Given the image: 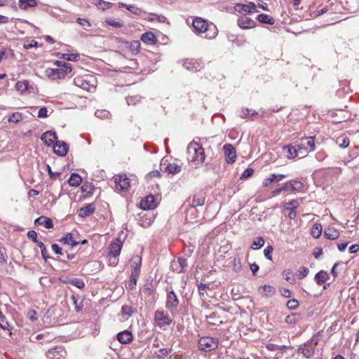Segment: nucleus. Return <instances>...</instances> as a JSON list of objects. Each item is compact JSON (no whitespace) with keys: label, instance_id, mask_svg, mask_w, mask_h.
I'll return each instance as SVG.
<instances>
[{"label":"nucleus","instance_id":"f257e3e1","mask_svg":"<svg viewBox=\"0 0 359 359\" xmlns=\"http://www.w3.org/2000/svg\"><path fill=\"white\" fill-rule=\"evenodd\" d=\"M187 159L198 166L201 165L205 161V151L203 147L195 142H190L187 148Z\"/></svg>","mask_w":359,"mask_h":359},{"label":"nucleus","instance_id":"f03ea898","mask_svg":"<svg viewBox=\"0 0 359 359\" xmlns=\"http://www.w3.org/2000/svg\"><path fill=\"white\" fill-rule=\"evenodd\" d=\"M192 27L194 29V32L197 34H203L211 32L212 34H205V38L206 39L215 38L217 34V29L214 25H210L207 21L201 18H196L193 20Z\"/></svg>","mask_w":359,"mask_h":359},{"label":"nucleus","instance_id":"7ed1b4c3","mask_svg":"<svg viewBox=\"0 0 359 359\" xmlns=\"http://www.w3.org/2000/svg\"><path fill=\"white\" fill-rule=\"evenodd\" d=\"M218 339L211 337H203L198 340V348L204 352L216 349L218 347Z\"/></svg>","mask_w":359,"mask_h":359},{"label":"nucleus","instance_id":"20e7f679","mask_svg":"<svg viewBox=\"0 0 359 359\" xmlns=\"http://www.w3.org/2000/svg\"><path fill=\"white\" fill-rule=\"evenodd\" d=\"M72 69H45V75L52 81L63 79Z\"/></svg>","mask_w":359,"mask_h":359},{"label":"nucleus","instance_id":"39448f33","mask_svg":"<svg viewBox=\"0 0 359 359\" xmlns=\"http://www.w3.org/2000/svg\"><path fill=\"white\" fill-rule=\"evenodd\" d=\"M154 320L156 325L163 330H166L167 327L172 324V320L168 313L163 311L157 310L154 313Z\"/></svg>","mask_w":359,"mask_h":359},{"label":"nucleus","instance_id":"423d86ee","mask_svg":"<svg viewBox=\"0 0 359 359\" xmlns=\"http://www.w3.org/2000/svg\"><path fill=\"white\" fill-rule=\"evenodd\" d=\"M16 90L21 95H27L36 93V87L33 84H30L27 80L20 81L15 84Z\"/></svg>","mask_w":359,"mask_h":359},{"label":"nucleus","instance_id":"0eeeda50","mask_svg":"<svg viewBox=\"0 0 359 359\" xmlns=\"http://www.w3.org/2000/svg\"><path fill=\"white\" fill-rule=\"evenodd\" d=\"M157 199L151 194L144 197L140 203V208L144 210H153L157 207Z\"/></svg>","mask_w":359,"mask_h":359},{"label":"nucleus","instance_id":"6e6552de","mask_svg":"<svg viewBox=\"0 0 359 359\" xmlns=\"http://www.w3.org/2000/svg\"><path fill=\"white\" fill-rule=\"evenodd\" d=\"M180 300L173 290L168 291L166 294L165 308L169 310L177 308Z\"/></svg>","mask_w":359,"mask_h":359},{"label":"nucleus","instance_id":"1a4fd4ad","mask_svg":"<svg viewBox=\"0 0 359 359\" xmlns=\"http://www.w3.org/2000/svg\"><path fill=\"white\" fill-rule=\"evenodd\" d=\"M66 351L62 346H55L46 352L48 359H65Z\"/></svg>","mask_w":359,"mask_h":359},{"label":"nucleus","instance_id":"9d476101","mask_svg":"<svg viewBox=\"0 0 359 359\" xmlns=\"http://www.w3.org/2000/svg\"><path fill=\"white\" fill-rule=\"evenodd\" d=\"M226 161L228 163H233L236 159V151L235 147L230 144H226L223 147Z\"/></svg>","mask_w":359,"mask_h":359},{"label":"nucleus","instance_id":"9b49d317","mask_svg":"<svg viewBox=\"0 0 359 359\" xmlns=\"http://www.w3.org/2000/svg\"><path fill=\"white\" fill-rule=\"evenodd\" d=\"M53 146V151L55 154L60 156H65L67 155L69 150V146L65 142L57 140Z\"/></svg>","mask_w":359,"mask_h":359},{"label":"nucleus","instance_id":"f8f14e48","mask_svg":"<svg viewBox=\"0 0 359 359\" xmlns=\"http://www.w3.org/2000/svg\"><path fill=\"white\" fill-rule=\"evenodd\" d=\"M122 247L123 243L120 239L116 238L109 245V256L113 257L119 256Z\"/></svg>","mask_w":359,"mask_h":359},{"label":"nucleus","instance_id":"ddd939ff","mask_svg":"<svg viewBox=\"0 0 359 359\" xmlns=\"http://www.w3.org/2000/svg\"><path fill=\"white\" fill-rule=\"evenodd\" d=\"M238 25L243 29H252L257 25L256 22L247 16H241L238 19Z\"/></svg>","mask_w":359,"mask_h":359},{"label":"nucleus","instance_id":"4468645a","mask_svg":"<svg viewBox=\"0 0 359 359\" xmlns=\"http://www.w3.org/2000/svg\"><path fill=\"white\" fill-rule=\"evenodd\" d=\"M41 139L46 145L50 147L56 142L57 137L54 131L48 130L41 135Z\"/></svg>","mask_w":359,"mask_h":359},{"label":"nucleus","instance_id":"2eb2a0df","mask_svg":"<svg viewBox=\"0 0 359 359\" xmlns=\"http://www.w3.org/2000/svg\"><path fill=\"white\" fill-rule=\"evenodd\" d=\"M187 266V259L182 257H178L177 262H172L170 267L173 271L177 273H182L184 269Z\"/></svg>","mask_w":359,"mask_h":359},{"label":"nucleus","instance_id":"dca6fc26","mask_svg":"<svg viewBox=\"0 0 359 359\" xmlns=\"http://www.w3.org/2000/svg\"><path fill=\"white\" fill-rule=\"evenodd\" d=\"M116 188L120 191L126 190L130 187V180L126 176L119 175L115 177Z\"/></svg>","mask_w":359,"mask_h":359},{"label":"nucleus","instance_id":"f3484780","mask_svg":"<svg viewBox=\"0 0 359 359\" xmlns=\"http://www.w3.org/2000/svg\"><path fill=\"white\" fill-rule=\"evenodd\" d=\"M285 149L287 150V157L288 158H294L298 156L299 152L301 151V146L299 143H297L294 146L288 145L285 147Z\"/></svg>","mask_w":359,"mask_h":359},{"label":"nucleus","instance_id":"a211bd4d","mask_svg":"<svg viewBox=\"0 0 359 359\" xmlns=\"http://www.w3.org/2000/svg\"><path fill=\"white\" fill-rule=\"evenodd\" d=\"M60 241L63 244L71 245L72 247L76 246L79 244H83L86 243V240H83L81 241H76L74 238L72 233H67L64 237L60 239Z\"/></svg>","mask_w":359,"mask_h":359},{"label":"nucleus","instance_id":"6ab92c4d","mask_svg":"<svg viewBox=\"0 0 359 359\" xmlns=\"http://www.w3.org/2000/svg\"><path fill=\"white\" fill-rule=\"evenodd\" d=\"M299 145L301 146V149H306L309 147L310 151H313L315 150V138L314 137H306L302 138L300 140Z\"/></svg>","mask_w":359,"mask_h":359},{"label":"nucleus","instance_id":"aec40b11","mask_svg":"<svg viewBox=\"0 0 359 359\" xmlns=\"http://www.w3.org/2000/svg\"><path fill=\"white\" fill-rule=\"evenodd\" d=\"M236 10L244 14L252 13L256 11V5L253 2H250L248 5L238 4L236 5Z\"/></svg>","mask_w":359,"mask_h":359},{"label":"nucleus","instance_id":"412c9836","mask_svg":"<svg viewBox=\"0 0 359 359\" xmlns=\"http://www.w3.org/2000/svg\"><path fill=\"white\" fill-rule=\"evenodd\" d=\"M180 65H182L184 67H195L196 66H201L203 65V63L201 59L187 58L182 60L180 62Z\"/></svg>","mask_w":359,"mask_h":359},{"label":"nucleus","instance_id":"4be33fe9","mask_svg":"<svg viewBox=\"0 0 359 359\" xmlns=\"http://www.w3.org/2000/svg\"><path fill=\"white\" fill-rule=\"evenodd\" d=\"M95 210L94 203H88L86 206L81 208L79 211V216L81 217H86L92 215Z\"/></svg>","mask_w":359,"mask_h":359},{"label":"nucleus","instance_id":"5701e85b","mask_svg":"<svg viewBox=\"0 0 359 359\" xmlns=\"http://www.w3.org/2000/svg\"><path fill=\"white\" fill-rule=\"evenodd\" d=\"M140 39L144 43L149 45H154L157 42L156 36L151 32H147L142 34Z\"/></svg>","mask_w":359,"mask_h":359},{"label":"nucleus","instance_id":"b1692460","mask_svg":"<svg viewBox=\"0 0 359 359\" xmlns=\"http://www.w3.org/2000/svg\"><path fill=\"white\" fill-rule=\"evenodd\" d=\"M117 339L121 344H128L133 339V334L130 331L125 330L117 334Z\"/></svg>","mask_w":359,"mask_h":359},{"label":"nucleus","instance_id":"393cba45","mask_svg":"<svg viewBox=\"0 0 359 359\" xmlns=\"http://www.w3.org/2000/svg\"><path fill=\"white\" fill-rule=\"evenodd\" d=\"M34 224L36 225H43L46 229H51L53 227V221L45 216H41L35 219Z\"/></svg>","mask_w":359,"mask_h":359},{"label":"nucleus","instance_id":"a878e982","mask_svg":"<svg viewBox=\"0 0 359 359\" xmlns=\"http://www.w3.org/2000/svg\"><path fill=\"white\" fill-rule=\"evenodd\" d=\"M339 232L333 227H328L324 230V236L329 240H335L339 237Z\"/></svg>","mask_w":359,"mask_h":359},{"label":"nucleus","instance_id":"bb28decb","mask_svg":"<svg viewBox=\"0 0 359 359\" xmlns=\"http://www.w3.org/2000/svg\"><path fill=\"white\" fill-rule=\"evenodd\" d=\"M330 276L327 271L324 270H320L319 272H318L315 276V280L316 281V283L318 285H321L324 283H325L328 279Z\"/></svg>","mask_w":359,"mask_h":359},{"label":"nucleus","instance_id":"cd10ccee","mask_svg":"<svg viewBox=\"0 0 359 359\" xmlns=\"http://www.w3.org/2000/svg\"><path fill=\"white\" fill-rule=\"evenodd\" d=\"M259 291L261 292L266 297H271L276 294V289L273 286L269 285H264L259 287Z\"/></svg>","mask_w":359,"mask_h":359},{"label":"nucleus","instance_id":"c85d7f7f","mask_svg":"<svg viewBox=\"0 0 359 359\" xmlns=\"http://www.w3.org/2000/svg\"><path fill=\"white\" fill-rule=\"evenodd\" d=\"M257 19L259 22L270 25H273L275 23V20L270 15L262 13L257 15Z\"/></svg>","mask_w":359,"mask_h":359},{"label":"nucleus","instance_id":"c756f323","mask_svg":"<svg viewBox=\"0 0 359 359\" xmlns=\"http://www.w3.org/2000/svg\"><path fill=\"white\" fill-rule=\"evenodd\" d=\"M18 6L22 10H27L28 8L37 6L36 0H19Z\"/></svg>","mask_w":359,"mask_h":359},{"label":"nucleus","instance_id":"7c9ffc66","mask_svg":"<svg viewBox=\"0 0 359 359\" xmlns=\"http://www.w3.org/2000/svg\"><path fill=\"white\" fill-rule=\"evenodd\" d=\"M302 319V316L299 313H293L286 316L285 321L288 324H296Z\"/></svg>","mask_w":359,"mask_h":359},{"label":"nucleus","instance_id":"2f4dec72","mask_svg":"<svg viewBox=\"0 0 359 359\" xmlns=\"http://www.w3.org/2000/svg\"><path fill=\"white\" fill-rule=\"evenodd\" d=\"M336 143L340 148L345 149L349 145V138L345 135H341L336 139Z\"/></svg>","mask_w":359,"mask_h":359},{"label":"nucleus","instance_id":"473e14b6","mask_svg":"<svg viewBox=\"0 0 359 359\" xmlns=\"http://www.w3.org/2000/svg\"><path fill=\"white\" fill-rule=\"evenodd\" d=\"M81 177L77 173H72L68 180V183L72 187H78L81 183Z\"/></svg>","mask_w":359,"mask_h":359},{"label":"nucleus","instance_id":"72a5a7b5","mask_svg":"<svg viewBox=\"0 0 359 359\" xmlns=\"http://www.w3.org/2000/svg\"><path fill=\"white\" fill-rule=\"evenodd\" d=\"M172 348H161L157 352L154 353V358L156 359H164L172 352Z\"/></svg>","mask_w":359,"mask_h":359},{"label":"nucleus","instance_id":"f704fd0d","mask_svg":"<svg viewBox=\"0 0 359 359\" xmlns=\"http://www.w3.org/2000/svg\"><path fill=\"white\" fill-rule=\"evenodd\" d=\"M118 5H119V7H126L127 10H128L129 11H130L131 13L137 15H140L142 13V11L137 8V6H134V5H131V4H123V3H118Z\"/></svg>","mask_w":359,"mask_h":359},{"label":"nucleus","instance_id":"c9c22d12","mask_svg":"<svg viewBox=\"0 0 359 359\" xmlns=\"http://www.w3.org/2000/svg\"><path fill=\"white\" fill-rule=\"evenodd\" d=\"M65 283L72 285L79 289H83L85 287V283L82 279L80 278H72L69 279Z\"/></svg>","mask_w":359,"mask_h":359},{"label":"nucleus","instance_id":"e433bc0d","mask_svg":"<svg viewBox=\"0 0 359 359\" xmlns=\"http://www.w3.org/2000/svg\"><path fill=\"white\" fill-rule=\"evenodd\" d=\"M257 112L255 110L250 109L248 108H243L241 111L240 116L242 118H247L252 117L255 115H257Z\"/></svg>","mask_w":359,"mask_h":359},{"label":"nucleus","instance_id":"4c0bfd02","mask_svg":"<svg viewBox=\"0 0 359 359\" xmlns=\"http://www.w3.org/2000/svg\"><path fill=\"white\" fill-rule=\"evenodd\" d=\"M322 233V226L320 224H315L311 228V234L315 238H318Z\"/></svg>","mask_w":359,"mask_h":359},{"label":"nucleus","instance_id":"58836bf2","mask_svg":"<svg viewBox=\"0 0 359 359\" xmlns=\"http://www.w3.org/2000/svg\"><path fill=\"white\" fill-rule=\"evenodd\" d=\"M264 243L265 241L263 237H257L253 241L251 248L255 250L260 249L264 246Z\"/></svg>","mask_w":359,"mask_h":359},{"label":"nucleus","instance_id":"ea45409f","mask_svg":"<svg viewBox=\"0 0 359 359\" xmlns=\"http://www.w3.org/2000/svg\"><path fill=\"white\" fill-rule=\"evenodd\" d=\"M165 169L169 173L177 174L180 172L181 167L176 163H169Z\"/></svg>","mask_w":359,"mask_h":359},{"label":"nucleus","instance_id":"a19ab883","mask_svg":"<svg viewBox=\"0 0 359 359\" xmlns=\"http://www.w3.org/2000/svg\"><path fill=\"white\" fill-rule=\"evenodd\" d=\"M58 55L60 58H62L69 61H76L79 57V55L78 54L74 53H58Z\"/></svg>","mask_w":359,"mask_h":359},{"label":"nucleus","instance_id":"79ce46f5","mask_svg":"<svg viewBox=\"0 0 359 359\" xmlns=\"http://www.w3.org/2000/svg\"><path fill=\"white\" fill-rule=\"evenodd\" d=\"M299 206V202L297 200H292L287 203H285L283 205L285 210H291L292 209H297Z\"/></svg>","mask_w":359,"mask_h":359},{"label":"nucleus","instance_id":"37998d69","mask_svg":"<svg viewBox=\"0 0 359 359\" xmlns=\"http://www.w3.org/2000/svg\"><path fill=\"white\" fill-rule=\"evenodd\" d=\"M22 120V114L19 112L13 113L8 116V122L18 123Z\"/></svg>","mask_w":359,"mask_h":359},{"label":"nucleus","instance_id":"c03bdc74","mask_svg":"<svg viewBox=\"0 0 359 359\" xmlns=\"http://www.w3.org/2000/svg\"><path fill=\"white\" fill-rule=\"evenodd\" d=\"M205 203V198L204 197H196L194 196L192 203L191 206L193 208L198 207V206H202Z\"/></svg>","mask_w":359,"mask_h":359},{"label":"nucleus","instance_id":"a18cd8bd","mask_svg":"<svg viewBox=\"0 0 359 359\" xmlns=\"http://www.w3.org/2000/svg\"><path fill=\"white\" fill-rule=\"evenodd\" d=\"M95 115L97 118H100L102 119H105V118H108L109 117L110 113H109V111H108L107 110H97L95 112Z\"/></svg>","mask_w":359,"mask_h":359},{"label":"nucleus","instance_id":"49530a36","mask_svg":"<svg viewBox=\"0 0 359 359\" xmlns=\"http://www.w3.org/2000/svg\"><path fill=\"white\" fill-rule=\"evenodd\" d=\"M122 313L125 316H131L134 313V309L132 306L124 305L121 308Z\"/></svg>","mask_w":359,"mask_h":359},{"label":"nucleus","instance_id":"de8ad7c7","mask_svg":"<svg viewBox=\"0 0 359 359\" xmlns=\"http://www.w3.org/2000/svg\"><path fill=\"white\" fill-rule=\"evenodd\" d=\"M130 49L133 53H137L140 49V42L139 41H133L130 43Z\"/></svg>","mask_w":359,"mask_h":359},{"label":"nucleus","instance_id":"09e8293b","mask_svg":"<svg viewBox=\"0 0 359 359\" xmlns=\"http://www.w3.org/2000/svg\"><path fill=\"white\" fill-rule=\"evenodd\" d=\"M74 84L83 89L86 88L88 83L80 77L75 78L74 80Z\"/></svg>","mask_w":359,"mask_h":359},{"label":"nucleus","instance_id":"8fccbe9b","mask_svg":"<svg viewBox=\"0 0 359 359\" xmlns=\"http://www.w3.org/2000/svg\"><path fill=\"white\" fill-rule=\"evenodd\" d=\"M299 302L297 299H290L287 302V307L290 310H295L299 306Z\"/></svg>","mask_w":359,"mask_h":359},{"label":"nucleus","instance_id":"3c124183","mask_svg":"<svg viewBox=\"0 0 359 359\" xmlns=\"http://www.w3.org/2000/svg\"><path fill=\"white\" fill-rule=\"evenodd\" d=\"M273 248L271 246V245H269L267 246L264 250V256L265 257L269 259V260H272V253H273Z\"/></svg>","mask_w":359,"mask_h":359},{"label":"nucleus","instance_id":"603ef678","mask_svg":"<svg viewBox=\"0 0 359 359\" xmlns=\"http://www.w3.org/2000/svg\"><path fill=\"white\" fill-rule=\"evenodd\" d=\"M273 182H275V174H271L268 177L263 180V186L269 187Z\"/></svg>","mask_w":359,"mask_h":359},{"label":"nucleus","instance_id":"864d4df0","mask_svg":"<svg viewBox=\"0 0 359 359\" xmlns=\"http://www.w3.org/2000/svg\"><path fill=\"white\" fill-rule=\"evenodd\" d=\"M126 101L128 105H134L140 101V97L138 95L128 97H126Z\"/></svg>","mask_w":359,"mask_h":359},{"label":"nucleus","instance_id":"5fc2aeb1","mask_svg":"<svg viewBox=\"0 0 359 359\" xmlns=\"http://www.w3.org/2000/svg\"><path fill=\"white\" fill-rule=\"evenodd\" d=\"M209 288H210V285L208 284H205V283H202L198 284V292H199V294L201 296H203L205 294V290Z\"/></svg>","mask_w":359,"mask_h":359},{"label":"nucleus","instance_id":"6e6d98bb","mask_svg":"<svg viewBox=\"0 0 359 359\" xmlns=\"http://www.w3.org/2000/svg\"><path fill=\"white\" fill-rule=\"evenodd\" d=\"M309 272V270L307 267L301 266L298 270L299 278L302 279L305 278L308 275Z\"/></svg>","mask_w":359,"mask_h":359},{"label":"nucleus","instance_id":"4d7b16f0","mask_svg":"<svg viewBox=\"0 0 359 359\" xmlns=\"http://www.w3.org/2000/svg\"><path fill=\"white\" fill-rule=\"evenodd\" d=\"M133 264L132 267H137L140 269L141 264H142V258L141 257L138 255H135L133 257Z\"/></svg>","mask_w":359,"mask_h":359},{"label":"nucleus","instance_id":"13d9d810","mask_svg":"<svg viewBox=\"0 0 359 359\" xmlns=\"http://www.w3.org/2000/svg\"><path fill=\"white\" fill-rule=\"evenodd\" d=\"M254 172V170L251 168H246L244 172L241 174L240 178L241 180L246 179L250 177Z\"/></svg>","mask_w":359,"mask_h":359},{"label":"nucleus","instance_id":"bf43d9fd","mask_svg":"<svg viewBox=\"0 0 359 359\" xmlns=\"http://www.w3.org/2000/svg\"><path fill=\"white\" fill-rule=\"evenodd\" d=\"M293 187H294V191H300L303 189L304 185L303 183L298 180H291Z\"/></svg>","mask_w":359,"mask_h":359},{"label":"nucleus","instance_id":"052dcab7","mask_svg":"<svg viewBox=\"0 0 359 359\" xmlns=\"http://www.w3.org/2000/svg\"><path fill=\"white\" fill-rule=\"evenodd\" d=\"M37 313L35 310H29L27 311V317L30 319L32 321H35L38 319Z\"/></svg>","mask_w":359,"mask_h":359},{"label":"nucleus","instance_id":"680f3d73","mask_svg":"<svg viewBox=\"0 0 359 359\" xmlns=\"http://www.w3.org/2000/svg\"><path fill=\"white\" fill-rule=\"evenodd\" d=\"M47 171L48 172V175H49V177L53 179V180H55L57 177L60 176V172H53L52 170H51V168L49 165H47Z\"/></svg>","mask_w":359,"mask_h":359},{"label":"nucleus","instance_id":"e2e57ef3","mask_svg":"<svg viewBox=\"0 0 359 359\" xmlns=\"http://www.w3.org/2000/svg\"><path fill=\"white\" fill-rule=\"evenodd\" d=\"M327 11H328V9L326 7H325V8H323L322 9H320L319 11L313 12L312 13H311V16L312 18H316L318 16H320V15L327 13Z\"/></svg>","mask_w":359,"mask_h":359},{"label":"nucleus","instance_id":"0e129e2a","mask_svg":"<svg viewBox=\"0 0 359 359\" xmlns=\"http://www.w3.org/2000/svg\"><path fill=\"white\" fill-rule=\"evenodd\" d=\"M326 157L327 154L324 151H320L316 154V158L318 161H323L326 158Z\"/></svg>","mask_w":359,"mask_h":359},{"label":"nucleus","instance_id":"69168bd1","mask_svg":"<svg viewBox=\"0 0 359 359\" xmlns=\"http://www.w3.org/2000/svg\"><path fill=\"white\" fill-rule=\"evenodd\" d=\"M294 187H293L292 185V183L290 181H288L283 186V189H284V191H294Z\"/></svg>","mask_w":359,"mask_h":359},{"label":"nucleus","instance_id":"338daca9","mask_svg":"<svg viewBox=\"0 0 359 359\" xmlns=\"http://www.w3.org/2000/svg\"><path fill=\"white\" fill-rule=\"evenodd\" d=\"M138 278V276H133V275H130L129 283L130 289L133 290L135 287Z\"/></svg>","mask_w":359,"mask_h":359},{"label":"nucleus","instance_id":"774afa93","mask_svg":"<svg viewBox=\"0 0 359 359\" xmlns=\"http://www.w3.org/2000/svg\"><path fill=\"white\" fill-rule=\"evenodd\" d=\"M48 116V111L46 107H41L38 112L39 118H46Z\"/></svg>","mask_w":359,"mask_h":359}]
</instances>
